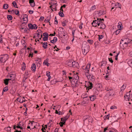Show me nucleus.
Here are the masks:
<instances>
[{
    "instance_id": "obj_9",
    "label": "nucleus",
    "mask_w": 132,
    "mask_h": 132,
    "mask_svg": "<svg viewBox=\"0 0 132 132\" xmlns=\"http://www.w3.org/2000/svg\"><path fill=\"white\" fill-rule=\"evenodd\" d=\"M26 27H27L26 23L23 22H22L20 26V29H21L22 30L24 29Z\"/></svg>"
},
{
    "instance_id": "obj_53",
    "label": "nucleus",
    "mask_w": 132,
    "mask_h": 132,
    "mask_svg": "<svg viewBox=\"0 0 132 132\" xmlns=\"http://www.w3.org/2000/svg\"><path fill=\"white\" fill-rule=\"evenodd\" d=\"M117 107L115 106H112L111 107L110 109H113V110L114 109H117Z\"/></svg>"
},
{
    "instance_id": "obj_25",
    "label": "nucleus",
    "mask_w": 132,
    "mask_h": 132,
    "mask_svg": "<svg viewBox=\"0 0 132 132\" xmlns=\"http://www.w3.org/2000/svg\"><path fill=\"white\" fill-rule=\"evenodd\" d=\"M52 5L53 6V7H56L57 6V2L56 1H52Z\"/></svg>"
},
{
    "instance_id": "obj_59",
    "label": "nucleus",
    "mask_w": 132,
    "mask_h": 132,
    "mask_svg": "<svg viewBox=\"0 0 132 132\" xmlns=\"http://www.w3.org/2000/svg\"><path fill=\"white\" fill-rule=\"evenodd\" d=\"M63 22H64V24H63V26H66V23L68 22V21L66 20H65Z\"/></svg>"
},
{
    "instance_id": "obj_11",
    "label": "nucleus",
    "mask_w": 132,
    "mask_h": 132,
    "mask_svg": "<svg viewBox=\"0 0 132 132\" xmlns=\"http://www.w3.org/2000/svg\"><path fill=\"white\" fill-rule=\"evenodd\" d=\"M63 28L62 27H60L59 28L58 30V34L59 36H61V38H62V33L63 32Z\"/></svg>"
},
{
    "instance_id": "obj_48",
    "label": "nucleus",
    "mask_w": 132,
    "mask_h": 132,
    "mask_svg": "<svg viewBox=\"0 0 132 132\" xmlns=\"http://www.w3.org/2000/svg\"><path fill=\"white\" fill-rule=\"evenodd\" d=\"M87 41L90 44H92L93 43V41L92 40H88Z\"/></svg>"
},
{
    "instance_id": "obj_60",
    "label": "nucleus",
    "mask_w": 132,
    "mask_h": 132,
    "mask_svg": "<svg viewBox=\"0 0 132 132\" xmlns=\"http://www.w3.org/2000/svg\"><path fill=\"white\" fill-rule=\"evenodd\" d=\"M107 72H108L106 73V76H105V79H106V78H108V76L109 75L108 74L109 72H108V71H107Z\"/></svg>"
},
{
    "instance_id": "obj_20",
    "label": "nucleus",
    "mask_w": 132,
    "mask_h": 132,
    "mask_svg": "<svg viewBox=\"0 0 132 132\" xmlns=\"http://www.w3.org/2000/svg\"><path fill=\"white\" fill-rule=\"evenodd\" d=\"M41 44H43V47L44 49H46L47 48V42H45L43 43V42H41Z\"/></svg>"
},
{
    "instance_id": "obj_41",
    "label": "nucleus",
    "mask_w": 132,
    "mask_h": 132,
    "mask_svg": "<svg viewBox=\"0 0 132 132\" xmlns=\"http://www.w3.org/2000/svg\"><path fill=\"white\" fill-rule=\"evenodd\" d=\"M59 14L60 16H64L63 12L61 11L59 12Z\"/></svg>"
},
{
    "instance_id": "obj_3",
    "label": "nucleus",
    "mask_w": 132,
    "mask_h": 132,
    "mask_svg": "<svg viewBox=\"0 0 132 132\" xmlns=\"http://www.w3.org/2000/svg\"><path fill=\"white\" fill-rule=\"evenodd\" d=\"M105 89L106 90L109 91V92L107 93V94L109 95V96H112L115 94V92L112 89L109 88L108 87H106L105 88Z\"/></svg>"
},
{
    "instance_id": "obj_22",
    "label": "nucleus",
    "mask_w": 132,
    "mask_h": 132,
    "mask_svg": "<svg viewBox=\"0 0 132 132\" xmlns=\"http://www.w3.org/2000/svg\"><path fill=\"white\" fill-rule=\"evenodd\" d=\"M82 52H83V54L84 55H86V54L89 51V50L87 49H82Z\"/></svg>"
},
{
    "instance_id": "obj_46",
    "label": "nucleus",
    "mask_w": 132,
    "mask_h": 132,
    "mask_svg": "<svg viewBox=\"0 0 132 132\" xmlns=\"http://www.w3.org/2000/svg\"><path fill=\"white\" fill-rule=\"evenodd\" d=\"M131 90L129 92H127L126 94L125 95L126 96L128 97H130V92H131Z\"/></svg>"
},
{
    "instance_id": "obj_34",
    "label": "nucleus",
    "mask_w": 132,
    "mask_h": 132,
    "mask_svg": "<svg viewBox=\"0 0 132 132\" xmlns=\"http://www.w3.org/2000/svg\"><path fill=\"white\" fill-rule=\"evenodd\" d=\"M8 5L7 4H4L3 6V8L4 9H7L8 7Z\"/></svg>"
},
{
    "instance_id": "obj_43",
    "label": "nucleus",
    "mask_w": 132,
    "mask_h": 132,
    "mask_svg": "<svg viewBox=\"0 0 132 132\" xmlns=\"http://www.w3.org/2000/svg\"><path fill=\"white\" fill-rule=\"evenodd\" d=\"M89 117V116H84L83 117V119L84 121H85L87 120Z\"/></svg>"
},
{
    "instance_id": "obj_5",
    "label": "nucleus",
    "mask_w": 132,
    "mask_h": 132,
    "mask_svg": "<svg viewBox=\"0 0 132 132\" xmlns=\"http://www.w3.org/2000/svg\"><path fill=\"white\" fill-rule=\"evenodd\" d=\"M28 27L30 29H37V26L35 24H32L31 23H29L28 24Z\"/></svg>"
},
{
    "instance_id": "obj_28",
    "label": "nucleus",
    "mask_w": 132,
    "mask_h": 132,
    "mask_svg": "<svg viewBox=\"0 0 132 132\" xmlns=\"http://www.w3.org/2000/svg\"><path fill=\"white\" fill-rule=\"evenodd\" d=\"M90 64H89L88 65H87V66H86L85 69V73H86V71L87 70H89V69L90 68Z\"/></svg>"
},
{
    "instance_id": "obj_61",
    "label": "nucleus",
    "mask_w": 132,
    "mask_h": 132,
    "mask_svg": "<svg viewBox=\"0 0 132 132\" xmlns=\"http://www.w3.org/2000/svg\"><path fill=\"white\" fill-rule=\"evenodd\" d=\"M47 35H48V34L47 32H44L43 34V36L45 37H46V36H47Z\"/></svg>"
},
{
    "instance_id": "obj_31",
    "label": "nucleus",
    "mask_w": 132,
    "mask_h": 132,
    "mask_svg": "<svg viewBox=\"0 0 132 132\" xmlns=\"http://www.w3.org/2000/svg\"><path fill=\"white\" fill-rule=\"evenodd\" d=\"M22 65L23 66L22 67L21 69L22 70L24 71L25 70L26 67V64L24 63L23 62Z\"/></svg>"
},
{
    "instance_id": "obj_10",
    "label": "nucleus",
    "mask_w": 132,
    "mask_h": 132,
    "mask_svg": "<svg viewBox=\"0 0 132 132\" xmlns=\"http://www.w3.org/2000/svg\"><path fill=\"white\" fill-rule=\"evenodd\" d=\"M72 60H68L66 61V63L68 66L70 67H71L72 66Z\"/></svg>"
},
{
    "instance_id": "obj_56",
    "label": "nucleus",
    "mask_w": 132,
    "mask_h": 132,
    "mask_svg": "<svg viewBox=\"0 0 132 132\" xmlns=\"http://www.w3.org/2000/svg\"><path fill=\"white\" fill-rule=\"evenodd\" d=\"M46 128H47V127H44V128L43 127L42 129H41L42 130L43 132H46V131L45 130H46Z\"/></svg>"
},
{
    "instance_id": "obj_45",
    "label": "nucleus",
    "mask_w": 132,
    "mask_h": 132,
    "mask_svg": "<svg viewBox=\"0 0 132 132\" xmlns=\"http://www.w3.org/2000/svg\"><path fill=\"white\" fill-rule=\"evenodd\" d=\"M98 39L100 41V40L103 38V35H98Z\"/></svg>"
},
{
    "instance_id": "obj_17",
    "label": "nucleus",
    "mask_w": 132,
    "mask_h": 132,
    "mask_svg": "<svg viewBox=\"0 0 132 132\" xmlns=\"http://www.w3.org/2000/svg\"><path fill=\"white\" fill-rule=\"evenodd\" d=\"M78 64V63L76 62L75 61L72 60L71 67L75 68L77 66V65Z\"/></svg>"
},
{
    "instance_id": "obj_54",
    "label": "nucleus",
    "mask_w": 132,
    "mask_h": 132,
    "mask_svg": "<svg viewBox=\"0 0 132 132\" xmlns=\"http://www.w3.org/2000/svg\"><path fill=\"white\" fill-rule=\"evenodd\" d=\"M3 43L2 36L0 35V43Z\"/></svg>"
},
{
    "instance_id": "obj_15",
    "label": "nucleus",
    "mask_w": 132,
    "mask_h": 132,
    "mask_svg": "<svg viewBox=\"0 0 132 132\" xmlns=\"http://www.w3.org/2000/svg\"><path fill=\"white\" fill-rule=\"evenodd\" d=\"M100 28L101 29H104L105 28V24L103 23L102 22H100Z\"/></svg>"
},
{
    "instance_id": "obj_39",
    "label": "nucleus",
    "mask_w": 132,
    "mask_h": 132,
    "mask_svg": "<svg viewBox=\"0 0 132 132\" xmlns=\"http://www.w3.org/2000/svg\"><path fill=\"white\" fill-rule=\"evenodd\" d=\"M48 35H47L46 37H44L43 38V40L44 41H46L48 40Z\"/></svg>"
},
{
    "instance_id": "obj_7",
    "label": "nucleus",
    "mask_w": 132,
    "mask_h": 132,
    "mask_svg": "<svg viewBox=\"0 0 132 132\" xmlns=\"http://www.w3.org/2000/svg\"><path fill=\"white\" fill-rule=\"evenodd\" d=\"M73 76L74 77H73V78H74V79H73V80H72V81L73 80L74 81H76V82L75 83V85L76 86H77V85H78V81L77 80L79 79V76L77 75H73Z\"/></svg>"
},
{
    "instance_id": "obj_50",
    "label": "nucleus",
    "mask_w": 132,
    "mask_h": 132,
    "mask_svg": "<svg viewBox=\"0 0 132 132\" xmlns=\"http://www.w3.org/2000/svg\"><path fill=\"white\" fill-rule=\"evenodd\" d=\"M126 95H125L124 96V98H125V100L126 101H127V100L129 101V99L130 98V97H127L126 96Z\"/></svg>"
},
{
    "instance_id": "obj_33",
    "label": "nucleus",
    "mask_w": 132,
    "mask_h": 132,
    "mask_svg": "<svg viewBox=\"0 0 132 132\" xmlns=\"http://www.w3.org/2000/svg\"><path fill=\"white\" fill-rule=\"evenodd\" d=\"M4 129L6 131H11V127H5Z\"/></svg>"
},
{
    "instance_id": "obj_16",
    "label": "nucleus",
    "mask_w": 132,
    "mask_h": 132,
    "mask_svg": "<svg viewBox=\"0 0 132 132\" xmlns=\"http://www.w3.org/2000/svg\"><path fill=\"white\" fill-rule=\"evenodd\" d=\"M36 65L35 64V63H33L31 66V69L34 72H35L36 69Z\"/></svg>"
},
{
    "instance_id": "obj_35",
    "label": "nucleus",
    "mask_w": 132,
    "mask_h": 132,
    "mask_svg": "<svg viewBox=\"0 0 132 132\" xmlns=\"http://www.w3.org/2000/svg\"><path fill=\"white\" fill-rule=\"evenodd\" d=\"M70 114H67V115L65 117H63L65 119L64 120V121H66L70 117Z\"/></svg>"
},
{
    "instance_id": "obj_2",
    "label": "nucleus",
    "mask_w": 132,
    "mask_h": 132,
    "mask_svg": "<svg viewBox=\"0 0 132 132\" xmlns=\"http://www.w3.org/2000/svg\"><path fill=\"white\" fill-rule=\"evenodd\" d=\"M100 19H99V18H97V20H95L93 21V22L92 23V26L94 27H96L97 26H99L101 22Z\"/></svg>"
},
{
    "instance_id": "obj_58",
    "label": "nucleus",
    "mask_w": 132,
    "mask_h": 132,
    "mask_svg": "<svg viewBox=\"0 0 132 132\" xmlns=\"http://www.w3.org/2000/svg\"><path fill=\"white\" fill-rule=\"evenodd\" d=\"M117 4H118V7H119L120 8V9L121 5L119 3H117L116 4H115V6L117 5Z\"/></svg>"
},
{
    "instance_id": "obj_38",
    "label": "nucleus",
    "mask_w": 132,
    "mask_h": 132,
    "mask_svg": "<svg viewBox=\"0 0 132 132\" xmlns=\"http://www.w3.org/2000/svg\"><path fill=\"white\" fill-rule=\"evenodd\" d=\"M12 4L13 5V6L14 7L18 8L16 3L15 1H13L12 3Z\"/></svg>"
},
{
    "instance_id": "obj_37",
    "label": "nucleus",
    "mask_w": 132,
    "mask_h": 132,
    "mask_svg": "<svg viewBox=\"0 0 132 132\" xmlns=\"http://www.w3.org/2000/svg\"><path fill=\"white\" fill-rule=\"evenodd\" d=\"M126 87V86H125L124 85H123V86L121 87V91H123Z\"/></svg>"
},
{
    "instance_id": "obj_55",
    "label": "nucleus",
    "mask_w": 132,
    "mask_h": 132,
    "mask_svg": "<svg viewBox=\"0 0 132 132\" xmlns=\"http://www.w3.org/2000/svg\"><path fill=\"white\" fill-rule=\"evenodd\" d=\"M109 60L110 62L111 63H113V61L112 60V58H109Z\"/></svg>"
},
{
    "instance_id": "obj_30",
    "label": "nucleus",
    "mask_w": 132,
    "mask_h": 132,
    "mask_svg": "<svg viewBox=\"0 0 132 132\" xmlns=\"http://www.w3.org/2000/svg\"><path fill=\"white\" fill-rule=\"evenodd\" d=\"M89 86L88 87V88H87H87H88V90L89 89H91L93 87V84H92V82H89Z\"/></svg>"
},
{
    "instance_id": "obj_21",
    "label": "nucleus",
    "mask_w": 132,
    "mask_h": 132,
    "mask_svg": "<svg viewBox=\"0 0 132 132\" xmlns=\"http://www.w3.org/2000/svg\"><path fill=\"white\" fill-rule=\"evenodd\" d=\"M82 52H83V54L84 55H86V54L89 51V50L87 49H82Z\"/></svg>"
},
{
    "instance_id": "obj_14",
    "label": "nucleus",
    "mask_w": 132,
    "mask_h": 132,
    "mask_svg": "<svg viewBox=\"0 0 132 132\" xmlns=\"http://www.w3.org/2000/svg\"><path fill=\"white\" fill-rule=\"evenodd\" d=\"M9 77L11 78L9 79L10 80H11L12 81L14 80L15 78V74H10L9 76Z\"/></svg>"
},
{
    "instance_id": "obj_36",
    "label": "nucleus",
    "mask_w": 132,
    "mask_h": 132,
    "mask_svg": "<svg viewBox=\"0 0 132 132\" xmlns=\"http://www.w3.org/2000/svg\"><path fill=\"white\" fill-rule=\"evenodd\" d=\"M88 80L92 81H93L95 80L94 77L93 75H92V76H91V77L90 78L89 77V78H88Z\"/></svg>"
},
{
    "instance_id": "obj_8",
    "label": "nucleus",
    "mask_w": 132,
    "mask_h": 132,
    "mask_svg": "<svg viewBox=\"0 0 132 132\" xmlns=\"http://www.w3.org/2000/svg\"><path fill=\"white\" fill-rule=\"evenodd\" d=\"M95 13L96 14H98V16H101L103 15L106 13L105 11L104 10H103L102 11L101 10L99 12H98V11H97L95 12Z\"/></svg>"
},
{
    "instance_id": "obj_1",
    "label": "nucleus",
    "mask_w": 132,
    "mask_h": 132,
    "mask_svg": "<svg viewBox=\"0 0 132 132\" xmlns=\"http://www.w3.org/2000/svg\"><path fill=\"white\" fill-rule=\"evenodd\" d=\"M9 57L8 55L6 54L1 55L0 56V62L4 63L7 61Z\"/></svg>"
},
{
    "instance_id": "obj_47",
    "label": "nucleus",
    "mask_w": 132,
    "mask_h": 132,
    "mask_svg": "<svg viewBox=\"0 0 132 132\" xmlns=\"http://www.w3.org/2000/svg\"><path fill=\"white\" fill-rule=\"evenodd\" d=\"M59 112H58V111L57 110H56L55 113L56 114H58L59 115H62L63 113H60V111H59Z\"/></svg>"
},
{
    "instance_id": "obj_40",
    "label": "nucleus",
    "mask_w": 132,
    "mask_h": 132,
    "mask_svg": "<svg viewBox=\"0 0 132 132\" xmlns=\"http://www.w3.org/2000/svg\"><path fill=\"white\" fill-rule=\"evenodd\" d=\"M128 63L129 65L132 67V60H130L128 62Z\"/></svg>"
},
{
    "instance_id": "obj_49",
    "label": "nucleus",
    "mask_w": 132,
    "mask_h": 132,
    "mask_svg": "<svg viewBox=\"0 0 132 132\" xmlns=\"http://www.w3.org/2000/svg\"><path fill=\"white\" fill-rule=\"evenodd\" d=\"M102 63L101 65V66H102L104 65H105L106 64V61H102Z\"/></svg>"
},
{
    "instance_id": "obj_13",
    "label": "nucleus",
    "mask_w": 132,
    "mask_h": 132,
    "mask_svg": "<svg viewBox=\"0 0 132 132\" xmlns=\"http://www.w3.org/2000/svg\"><path fill=\"white\" fill-rule=\"evenodd\" d=\"M21 21L22 22L27 23L28 21V17H23Z\"/></svg>"
},
{
    "instance_id": "obj_57",
    "label": "nucleus",
    "mask_w": 132,
    "mask_h": 132,
    "mask_svg": "<svg viewBox=\"0 0 132 132\" xmlns=\"http://www.w3.org/2000/svg\"><path fill=\"white\" fill-rule=\"evenodd\" d=\"M17 101L19 102H20L21 103H22L23 102V101H22V100L19 99L18 98H17Z\"/></svg>"
},
{
    "instance_id": "obj_44",
    "label": "nucleus",
    "mask_w": 132,
    "mask_h": 132,
    "mask_svg": "<svg viewBox=\"0 0 132 132\" xmlns=\"http://www.w3.org/2000/svg\"><path fill=\"white\" fill-rule=\"evenodd\" d=\"M19 11L17 10H15L14 11L15 14L17 15H18V16H19Z\"/></svg>"
},
{
    "instance_id": "obj_18",
    "label": "nucleus",
    "mask_w": 132,
    "mask_h": 132,
    "mask_svg": "<svg viewBox=\"0 0 132 132\" xmlns=\"http://www.w3.org/2000/svg\"><path fill=\"white\" fill-rule=\"evenodd\" d=\"M29 3L31 6L33 7L35 6V4L34 0H29Z\"/></svg>"
},
{
    "instance_id": "obj_51",
    "label": "nucleus",
    "mask_w": 132,
    "mask_h": 132,
    "mask_svg": "<svg viewBox=\"0 0 132 132\" xmlns=\"http://www.w3.org/2000/svg\"><path fill=\"white\" fill-rule=\"evenodd\" d=\"M108 127L105 128H104L103 131V132H108Z\"/></svg>"
},
{
    "instance_id": "obj_29",
    "label": "nucleus",
    "mask_w": 132,
    "mask_h": 132,
    "mask_svg": "<svg viewBox=\"0 0 132 132\" xmlns=\"http://www.w3.org/2000/svg\"><path fill=\"white\" fill-rule=\"evenodd\" d=\"M10 80L9 79H4V83L5 85H7L8 84L9 81Z\"/></svg>"
},
{
    "instance_id": "obj_12",
    "label": "nucleus",
    "mask_w": 132,
    "mask_h": 132,
    "mask_svg": "<svg viewBox=\"0 0 132 132\" xmlns=\"http://www.w3.org/2000/svg\"><path fill=\"white\" fill-rule=\"evenodd\" d=\"M85 73V74L86 77H87V78H89V77L90 78L91 77V76H92L93 74L91 73H89V70H87L86 71V73Z\"/></svg>"
},
{
    "instance_id": "obj_62",
    "label": "nucleus",
    "mask_w": 132,
    "mask_h": 132,
    "mask_svg": "<svg viewBox=\"0 0 132 132\" xmlns=\"http://www.w3.org/2000/svg\"><path fill=\"white\" fill-rule=\"evenodd\" d=\"M53 39L54 40L55 43L57 41V38L56 37H54Z\"/></svg>"
},
{
    "instance_id": "obj_23",
    "label": "nucleus",
    "mask_w": 132,
    "mask_h": 132,
    "mask_svg": "<svg viewBox=\"0 0 132 132\" xmlns=\"http://www.w3.org/2000/svg\"><path fill=\"white\" fill-rule=\"evenodd\" d=\"M46 75L48 77V78L47 79L48 81H49L50 80L51 77L50 76V72L48 71H47L46 72Z\"/></svg>"
},
{
    "instance_id": "obj_42",
    "label": "nucleus",
    "mask_w": 132,
    "mask_h": 132,
    "mask_svg": "<svg viewBox=\"0 0 132 132\" xmlns=\"http://www.w3.org/2000/svg\"><path fill=\"white\" fill-rule=\"evenodd\" d=\"M8 90V87L7 86L5 87L3 89V92H6Z\"/></svg>"
},
{
    "instance_id": "obj_24",
    "label": "nucleus",
    "mask_w": 132,
    "mask_h": 132,
    "mask_svg": "<svg viewBox=\"0 0 132 132\" xmlns=\"http://www.w3.org/2000/svg\"><path fill=\"white\" fill-rule=\"evenodd\" d=\"M89 97L91 101H93L96 98V97L95 95H93L89 96Z\"/></svg>"
},
{
    "instance_id": "obj_19",
    "label": "nucleus",
    "mask_w": 132,
    "mask_h": 132,
    "mask_svg": "<svg viewBox=\"0 0 132 132\" xmlns=\"http://www.w3.org/2000/svg\"><path fill=\"white\" fill-rule=\"evenodd\" d=\"M118 24H119V25H120V28L119 29L117 30L116 31V33L117 35L118 34H119L120 32L119 30L121 29L120 28H121V25L122 26V24L121 22H119L118 23Z\"/></svg>"
},
{
    "instance_id": "obj_63",
    "label": "nucleus",
    "mask_w": 132,
    "mask_h": 132,
    "mask_svg": "<svg viewBox=\"0 0 132 132\" xmlns=\"http://www.w3.org/2000/svg\"><path fill=\"white\" fill-rule=\"evenodd\" d=\"M44 19V17H40V18L39 19V20L40 21H42Z\"/></svg>"
},
{
    "instance_id": "obj_27",
    "label": "nucleus",
    "mask_w": 132,
    "mask_h": 132,
    "mask_svg": "<svg viewBox=\"0 0 132 132\" xmlns=\"http://www.w3.org/2000/svg\"><path fill=\"white\" fill-rule=\"evenodd\" d=\"M37 32H38V33H37V36L38 37H39V36L40 35V34L41 35H42L43 32L40 29H38L37 31Z\"/></svg>"
},
{
    "instance_id": "obj_26",
    "label": "nucleus",
    "mask_w": 132,
    "mask_h": 132,
    "mask_svg": "<svg viewBox=\"0 0 132 132\" xmlns=\"http://www.w3.org/2000/svg\"><path fill=\"white\" fill-rule=\"evenodd\" d=\"M43 64H44V65H46L47 66H48L50 64L48 63V59H47L46 60H45Z\"/></svg>"
},
{
    "instance_id": "obj_64",
    "label": "nucleus",
    "mask_w": 132,
    "mask_h": 132,
    "mask_svg": "<svg viewBox=\"0 0 132 132\" xmlns=\"http://www.w3.org/2000/svg\"><path fill=\"white\" fill-rule=\"evenodd\" d=\"M61 2L62 3H66L67 1V0H61Z\"/></svg>"
},
{
    "instance_id": "obj_6",
    "label": "nucleus",
    "mask_w": 132,
    "mask_h": 132,
    "mask_svg": "<svg viewBox=\"0 0 132 132\" xmlns=\"http://www.w3.org/2000/svg\"><path fill=\"white\" fill-rule=\"evenodd\" d=\"M121 40H122V41H127V42H125L124 43V44L126 45V46H125V48H126V47H127V46L129 44V43H130V42L129 41V39H128V38H123V39H121Z\"/></svg>"
},
{
    "instance_id": "obj_52",
    "label": "nucleus",
    "mask_w": 132,
    "mask_h": 132,
    "mask_svg": "<svg viewBox=\"0 0 132 132\" xmlns=\"http://www.w3.org/2000/svg\"><path fill=\"white\" fill-rule=\"evenodd\" d=\"M24 29V30L22 31L21 30V31H22L23 32H26L29 29L28 28H27V27H26V28Z\"/></svg>"
},
{
    "instance_id": "obj_32",
    "label": "nucleus",
    "mask_w": 132,
    "mask_h": 132,
    "mask_svg": "<svg viewBox=\"0 0 132 132\" xmlns=\"http://www.w3.org/2000/svg\"><path fill=\"white\" fill-rule=\"evenodd\" d=\"M96 9V6L95 5H94L90 9V11L91 12L92 11H93L95 10Z\"/></svg>"
},
{
    "instance_id": "obj_4",
    "label": "nucleus",
    "mask_w": 132,
    "mask_h": 132,
    "mask_svg": "<svg viewBox=\"0 0 132 132\" xmlns=\"http://www.w3.org/2000/svg\"><path fill=\"white\" fill-rule=\"evenodd\" d=\"M89 46L88 43L86 42H84L82 45V49H89Z\"/></svg>"
}]
</instances>
